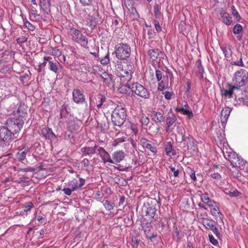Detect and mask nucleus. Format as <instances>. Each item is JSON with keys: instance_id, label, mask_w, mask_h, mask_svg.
<instances>
[{"instance_id": "obj_1", "label": "nucleus", "mask_w": 248, "mask_h": 248, "mask_svg": "<svg viewBox=\"0 0 248 248\" xmlns=\"http://www.w3.org/2000/svg\"><path fill=\"white\" fill-rule=\"evenodd\" d=\"M126 117V109L122 106H117L112 112V122L115 125L120 126L125 122Z\"/></svg>"}, {"instance_id": "obj_60", "label": "nucleus", "mask_w": 248, "mask_h": 248, "mask_svg": "<svg viewBox=\"0 0 248 248\" xmlns=\"http://www.w3.org/2000/svg\"><path fill=\"white\" fill-rule=\"evenodd\" d=\"M172 94L170 92H165L164 93V96H165V98L167 99V100H170L171 99V96H172Z\"/></svg>"}, {"instance_id": "obj_25", "label": "nucleus", "mask_w": 248, "mask_h": 248, "mask_svg": "<svg viewBox=\"0 0 248 248\" xmlns=\"http://www.w3.org/2000/svg\"><path fill=\"white\" fill-rule=\"evenodd\" d=\"M98 146L97 145H95L93 147H83L81 149V151L85 155H90L94 154Z\"/></svg>"}, {"instance_id": "obj_47", "label": "nucleus", "mask_w": 248, "mask_h": 248, "mask_svg": "<svg viewBox=\"0 0 248 248\" xmlns=\"http://www.w3.org/2000/svg\"><path fill=\"white\" fill-rule=\"evenodd\" d=\"M27 38L25 36H22L21 37H18L16 39L17 43L19 45H22V44L27 41Z\"/></svg>"}, {"instance_id": "obj_23", "label": "nucleus", "mask_w": 248, "mask_h": 248, "mask_svg": "<svg viewBox=\"0 0 248 248\" xmlns=\"http://www.w3.org/2000/svg\"><path fill=\"white\" fill-rule=\"evenodd\" d=\"M159 53V49L157 48L150 49L147 52L149 58L153 61H155L158 58Z\"/></svg>"}, {"instance_id": "obj_10", "label": "nucleus", "mask_w": 248, "mask_h": 248, "mask_svg": "<svg viewBox=\"0 0 248 248\" xmlns=\"http://www.w3.org/2000/svg\"><path fill=\"white\" fill-rule=\"evenodd\" d=\"M177 120L175 114L170 109V111L168 113L166 119L165 130L168 132L171 126H172Z\"/></svg>"}, {"instance_id": "obj_39", "label": "nucleus", "mask_w": 248, "mask_h": 248, "mask_svg": "<svg viewBox=\"0 0 248 248\" xmlns=\"http://www.w3.org/2000/svg\"><path fill=\"white\" fill-rule=\"evenodd\" d=\"M100 61L101 63L104 65H106L109 63V59L108 52L107 54L106 55V56L104 58H102L100 60Z\"/></svg>"}, {"instance_id": "obj_14", "label": "nucleus", "mask_w": 248, "mask_h": 248, "mask_svg": "<svg viewBox=\"0 0 248 248\" xmlns=\"http://www.w3.org/2000/svg\"><path fill=\"white\" fill-rule=\"evenodd\" d=\"M41 135L46 140L51 141L56 139V136L52 130L48 127H44L41 130Z\"/></svg>"}, {"instance_id": "obj_6", "label": "nucleus", "mask_w": 248, "mask_h": 248, "mask_svg": "<svg viewBox=\"0 0 248 248\" xmlns=\"http://www.w3.org/2000/svg\"><path fill=\"white\" fill-rule=\"evenodd\" d=\"M68 34L71 36L73 40L80 44L82 46L85 47L88 45V39L78 30L72 28L69 31Z\"/></svg>"}, {"instance_id": "obj_38", "label": "nucleus", "mask_w": 248, "mask_h": 248, "mask_svg": "<svg viewBox=\"0 0 248 248\" xmlns=\"http://www.w3.org/2000/svg\"><path fill=\"white\" fill-rule=\"evenodd\" d=\"M23 21L24 25L29 30L33 31L35 30V26L29 22L26 18L24 19Z\"/></svg>"}, {"instance_id": "obj_37", "label": "nucleus", "mask_w": 248, "mask_h": 248, "mask_svg": "<svg viewBox=\"0 0 248 248\" xmlns=\"http://www.w3.org/2000/svg\"><path fill=\"white\" fill-rule=\"evenodd\" d=\"M242 31V27L240 24H236L233 27V33L234 34H239Z\"/></svg>"}, {"instance_id": "obj_8", "label": "nucleus", "mask_w": 248, "mask_h": 248, "mask_svg": "<svg viewBox=\"0 0 248 248\" xmlns=\"http://www.w3.org/2000/svg\"><path fill=\"white\" fill-rule=\"evenodd\" d=\"M17 105V110L14 111V116L24 120L28 115V107L25 103L22 102H20Z\"/></svg>"}, {"instance_id": "obj_24", "label": "nucleus", "mask_w": 248, "mask_h": 248, "mask_svg": "<svg viewBox=\"0 0 248 248\" xmlns=\"http://www.w3.org/2000/svg\"><path fill=\"white\" fill-rule=\"evenodd\" d=\"M156 212V209L155 206H149L147 208L146 211V216L150 219H153L155 217Z\"/></svg>"}, {"instance_id": "obj_49", "label": "nucleus", "mask_w": 248, "mask_h": 248, "mask_svg": "<svg viewBox=\"0 0 248 248\" xmlns=\"http://www.w3.org/2000/svg\"><path fill=\"white\" fill-rule=\"evenodd\" d=\"M51 54L56 57H59L62 55L61 52L57 48H53Z\"/></svg>"}, {"instance_id": "obj_36", "label": "nucleus", "mask_w": 248, "mask_h": 248, "mask_svg": "<svg viewBox=\"0 0 248 248\" xmlns=\"http://www.w3.org/2000/svg\"><path fill=\"white\" fill-rule=\"evenodd\" d=\"M155 16L156 18H158L161 15L160 6L158 4L155 3L154 6Z\"/></svg>"}, {"instance_id": "obj_30", "label": "nucleus", "mask_w": 248, "mask_h": 248, "mask_svg": "<svg viewBox=\"0 0 248 248\" xmlns=\"http://www.w3.org/2000/svg\"><path fill=\"white\" fill-rule=\"evenodd\" d=\"M100 156L103 160L104 163L109 162L111 163V162H112V160L111 158L109 155L106 150L103 153H102L100 155Z\"/></svg>"}, {"instance_id": "obj_52", "label": "nucleus", "mask_w": 248, "mask_h": 248, "mask_svg": "<svg viewBox=\"0 0 248 248\" xmlns=\"http://www.w3.org/2000/svg\"><path fill=\"white\" fill-rule=\"evenodd\" d=\"M147 34L149 36L148 38L149 39H151L154 38L155 34V32L153 30H152L151 29V27H150L149 29H148L147 30Z\"/></svg>"}, {"instance_id": "obj_28", "label": "nucleus", "mask_w": 248, "mask_h": 248, "mask_svg": "<svg viewBox=\"0 0 248 248\" xmlns=\"http://www.w3.org/2000/svg\"><path fill=\"white\" fill-rule=\"evenodd\" d=\"M220 15L222 18L223 22L227 25H231L232 22V17L229 14L226 12H221Z\"/></svg>"}, {"instance_id": "obj_22", "label": "nucleus", "mask_w": 248, "mask_h": 248, "mask_svg": "<svg viewBox=\"0 0 248 248\" xmlns=\"http://www.w3.org/2000/svg\"><path fill=\"white\" fill-rule=\"evenodd\" d=\"M152 120L155 123H161L165 121V117L162 113L159 111H153L152 113Z\"/></svg>"}, {"instance_id": "obj_40", "label": "nucleus", "mask_w": 248, "mask_h": 248, "mask_svg": "<svg viewBox=\"0 0 248 248\" xmlns=\"http://www.w3.org/2000/svg\"><path fill=\"white\" fill-rule=\"evenodd\" d=\"M150 120L148 117L142 115L140 118V122L142 125H147L149 124Z\"/></svg>"}, {"instance_id": "obj_15", "label": "nucleus", "mask_w": 248, "mask_h": 248, "mask_svg": "<svg viewBox=\"0 0 248 248\" xmlns=\"http://www.w3.org/2000/svg\"><path fill=\"white\" fill-rule=\"evenodd\" d=\"M140 142L143 148L148 149L153 153L155 154L156 153L157 150L155 146L153 145L150 141L145 138H142L141 139Z\"/></svg>"}, {"instance_id": "obj_16", "label": "nucleus", "mask_w": 248, "mask_h": 248, "mask_svg": "<svg viewBox=\"0 0 248 248\" xmlns=\"http://www.w3.org/2000/svg\"><path fill=\"white\" fill-rule=\"evenodd\" d=\"M125 157V154L122 151H118L113 153L112 155V164H117L122 161Z\"/></svg>"}, {"instance_id": "obj_13", "label": "nucleus", "mask_w": 248, "mask_h": 248, "mask_svg": "<svg viewBox=\"0 0 248 248\" xmlns=\"http://www.w3.org/2000/svg\"><path fill=\"white\" fill-rule=\"evenodd\" d=\"M52 58L48 56H45L44 57V60L47 62L48 63L49 69L54 72L55 74H58L59 73V66L62 67V66L58 62H54L52 61Z\"/></svg>"}, {"instance_id": "obj_50", "label": "nucleus", "mask_w": 248, "mask_h": 248, "mask_svg": "<svg viewBox=\"0 0 248 248\" xmlns=\"http://www.w3.org/2000/svg\"><path fill=\"white\" fill-rule=\"evenodd\" d=\"M172 151V145L170 142H168L166 145L165 152L167 155H168Z\"/></svg>"}, {"instance_id": "obj_59", "label": "nucleus", "mask_w": 248, "mask_h": 248, "mask_svg": "<svg viewBox=\"0 0 248 248\" xmlns=\"http://www.w3.org/2000/svg\"><path fill=\"white\" fill-rule=\"evenodd\" d=\"M211 176L212 178L217 180H220L221 178L220 175L217 172H214L212 173L211 174Z\"/></svg>"}, {"instance_id": "obj_53", "label": "nucleus", "mask_w": 248, "mask_h": 248, "mask_svg": "<svg viewBox=\"0 0 248 248\" xmlns=\"http://www.w3.org/2000/svg\"><path fill=\"white\" fill-rule=\"evenodd\" d=\"M154 25L155 29L156 31L157 32H159L161 31V28L159 25V21L157 20L154 21Z\"/></svg>"}, {"instance_id": "obj_44", "label": "nucleus", "mask_w": 248, "mask_h": 248, "mask_svg": "<svg viewBox=\"0 0 248 248\" xmlns=\"http://www.w3.org/2000/svg\"><path fill=\"white\" fill-rule=\"evenodd\" d=\"M169 168L173 172V175L174 177H178L179 176V170L178 169H176L174 167L171 165L169 166Z\"/></svg>"}, {"instance_id": "obj_31", "label": "nucleus", "mask_w": 248, "mask_h": 248, "mask_svg": "<svg viewBox=\"0 0 248 248\" xmlns=\"http://www.w3.org/2000/svg\"><path fill=\"white\" fill-rule=\"evenodd\" d=\"M68 129L71 131H76L79 128V125L75 121H71L68 123Z\"/></svg>"}, {"instance_id": "obj_21", "label": "nucleus", "mask_w": 248, "mask_h": 248, "mask_svg": "<svg viewBox=\"0 0 248 248\" xmlns=\"http://www.w3.org/2000/svg\"><path fill=\"white\" fill-rule=\"evenodd\" d=\"M29 152V149L24 147L18 151L16 154V157L19 161H22L25 159L27 154Z\"/></svg>"}, {"instance_id": "obj_26", "label": "nucleus", "mask_w": 248, "mask_h": 248, "mask_svg": "<svg viewBox=\"0 0 248 248\" xmlns=\"http://www.w3.org/2000/svg\"><path fill=\"white\" fill-rule=\"evenodd\" d=\"M202 201L205 204H207L210 207H214V204H216V202L212 201L208 196L207 193H204L201 196Z\"/></svg>"}, {"instance_id": "obj_9", "label": "nucleus", "mask_w": 248, "mask_h": 248, "mask_svg": "<svg viewBox=\"0 0 248 248\" xmlns=\"http://www.w3.org/2000/svg\"><path fill=\"white\" fill-rule=\"evenodd\" d=\"M201 222L207 230H211L217 236L219 235L218 229L215 226V221L208 218H202Z\"/></svg>"}, {"instance_id": "obj_46", "label": "nucleus", "mask_w": 248, "mask_h": 248, "mask_svg": "<svg viewBox=\"0 0 248 248\" xmlns=\"http://www.w3.org/2000/svg\"><path fill=\"white\" fill-rule=\"evenodd\" d=\"M232 64L234 65H236V66H240V67H244V62H243V60H242V55L241 54V56H240L239 61L232 62Z\"/></svg>"}, {"instance_id": "obj_4", "label": "nucleus", "mask_w": 248, "mask_h": 248, "mask_svg": "<svg viewBox=\"0 0 248 248\" xmlns=\"http://www.w3.org/2000/svg\"><path fill=\"white\" fill-rule=\"evenodd\" d=\"M126 86L130 89L132 92L140 97L148 99L150 96L149 91L143 86L137 82L133 83L131 85L127 83Z\"/></svg>"}, {"instance_id": "obj_43", "label": "nucleus", "mask_w": 248, "mask_h": 248, "mask_svg": "<svg viewBox=\"0 0 248 248\" xmlns=\"http://www.w3.org/2000/svg\"><path fill=\"white\" fill-rule=\"evenodd\" d=\"M227 194L229 195L231 197H236L240 195V192L237 190H234L233 191H229L228 192H226Z\"/></svg>"}, {"instance_id": "obj_12", "label": "nucleus", "mask_w": 248, "mask_h": 248, "mask_svg": "<svg viewBox=\"0 0 248 248\" xmlns=\"http://www.w3.org/2000/svg\"><path fill=\"white\" fill-rule=\"evenodd\" d=\"M72 96L73 101L77 104H81L85 101V95L79 89H74L72 92Z\"/></svg>"}, {"instance_id": "obj_61", "label": "nucleus", "mask_w": 248, "mask_h": 248, "mask_svg": "<svg viewBox=\"0 0 248 248\" xmlns=\"http://www.w3.org/2000/svg\"><path fill=\"white\" fill-rule=\"evenodd\" d=\"M190 169L191 170V173L189 175L191 179H192L193 181H195L196 180V177L195 175V171L190 168Z\"/></svg>"}, {"instance_id": "obj_17", "label": "nucleus", "mask_w": 248, "mask_h": 248, "mask_svg": "<svg viewBox=\"0 0 248 248\" xmlns=\"http://www.w3.org/2000/svg\"><path fill=\"white\" fill-rule=\"evenodd\" d=\"M228 90L222 89L221 90V95L229 98H232L233 95V91L234 90H238L237 86H235L233 85L228 83L227 84Z\"/></svg>"}, {"instance_id": "obj_56", "label": "nucleus", "mask_w": 248, "mask_h": 248, "mask_svg": "<svg viewBox=\"0 0 248 248\" xmlns=\"http://www.w3.org/2000/svg\"><path fill=\"white\" fill-rule=\"evenodd\" d=\"M62 191L64 192V194L67 196H70L72 194V192L73 191L70 188H64Z\"/></svg>"}, {"instance_id": "obj_20", "label": "nucleus", "mask_w": 248, "mask_h": 248, "mask_svg": "<svg viewBox=\"0 0 248 248\" xmlns=\"http://www.w3.org/2000/svg\"><path fill=\"white\" fill-rule=\"evenodd\" d=\"M162 80L159 83L158 90L163 91L165 88H168L170 85L169 81V75H163Z\"/></svg>"}, {"instance_id": "obj_29", "label": "nucleus", "mask_w": 248, "mask_h": 248, "mask_svg": "<svg viewBox=\"0 0 248 248\" xmlns=\"http://www.w3.org/2000/svg\"><path fill=\"white\" fill-rule=\"evenodd\" d=\"M176 110L178 112H182L184 115H187L189 118L193 117V113L191 110H188L187 108H177Z\"/></svg>"}, {"instance_id": "obj_64", "label": "nucleus", "mask_w": 248, "mask_h": 248, "mask_svg": "<svg viewBox=\"0 0 248 248\" xmlns=\"http://www.w3.org/2000/svg\"><path fill=\"white\" fill-rule=\"evenodd\" d=\"M82 164L84 167H87L89 165V161L88 159L85 158L82 161Z\"/></svg>"}, {"instance_id": "obj_57", "label": "nucleus", "mask_w": 248, "mask_h": 248, "mask_svg": "<svg viewBox=\"0 0 248 248\" xmlns=\"http://www.w3.org/2000/svg\"><path fill=\"white\" fill-rule=\"evenodd\" d=\"M20 170L22 171H24V172H28V171L34 172L35 170V169L32 167H28V168H26L21 169Z\"/></svg>"}, {"instance_id": "obj_7", "label": "nucleus", "mask_w": 248, "mask_h": 248, "mask_svg": "<svg viewBox=\"0 0 248 248\" xmlns=\"http://www.w3.org/2000/svg\"><path fill=\"white\" fill-rule=\"evenodd\" d=\"M15 139V136L7 126H0V142L9 143Z\"/></svg>"}, {"instance_id": "obj_5", "label": "nucleus", "mask_w": 248, "mask_h": 248, "mask_svg": "<svg viewBox=\"0 0 248 248\" xmlns=\"http://www.w3.org/2000/svg\"><path fill=\"white\" fill-rule=\"evenodd\" d=\"M116 57L120 60H124L130 55L131 48L126 43H120L118 45L115 50Z\"/></svg>"}, {"instance_id": "obj_51", "label": "nucleus", "mask_w": 248, "mask_h": 248, "mask_svg": "<svg viewBox=\"0 0 248 248\" xmlns=\"http://www.w3.org/2000/svg\"><path fill=\"white\" fill-rule=\"evenodd\" d=\"M209 239L210 242L214 245L216 246L218 242L214 238V237L212 235L209 234Z\"/></svg>"}, {"instance_id": "obj_62", "label": "nucleus", "mask_w": 248, "mask_h": 248, "mask_svg": "<svg viewBox=\"0 0 248 248\" xmlns=\"http://www.w3.org/2000/svg\"><path fill=\"white\" fill-rule=\"evenodd\" d=\"M131 129L134 133L135 135H137L138 132V129L135 124H132L131 125Z\"/></svg>"}, {"instance_id": "obj_42", "label": "nucleus", "mask_w": 248, "mask_h": 248, "mask_svg": "<svg viewBox=\"0 0 248 248\" xmlns=\"http://www.w3.org/2000/svg\"><path fill=\"white\" fill-rule=\"evenodd\" d=\"M94 0H79L80 3L84 6L93 5Z\"/></svg>"}, {"instance_id": "obj_45", "label": "nucleus", "mask_w": 248, "mask_h": 248, "mask_svg": "<svg viewBox=\"0 0 248 248\" xmlns=\"http://www.w3.org/2000/svg\"><path fill=\"white\" fill-rule=\"evenodd\" d=\"M155 76L158 81H161L163 76L162 72L159 69H156L155 70Z\"/></svg>"}, {"instance_id": "obj_54", "label": "nucleus", "mask_w": 248, "mask_h": 248, "mask_svg": "<svg viewBox=\"0 0 248 248\" xmlns=\"http://www.w3.org/2000/svg\"><path fill=\"white\" fill-rule=\"evenodd\" d=\"M13 180L12 177H8L5 178L4 179L1 181V183L3 184H5L7 186H9L10 185V184H8V183H10Z\"/></svg>"}, {"instance_id": "obj_32", "label": "nucleus", "mask_w": 248, "mask_h": 248, "mask_svg": "<svg viewBox=\"0 0 248 248\" xmlns=\"http://www.w3.org/2000/svg\"><path fill=\"white\" fill-rule=\"evenodd\" d=\"M68 186L70 187L73 191H76L79 188L78 181L75 178L68 183Z\"/></svg>"}, {"instance_id": "obj_58", "label": "nucleus", "mask_w": 248, "mask_h": 248, "mask_svg": "<svg viewBox=\"0 0 248 248\" xmlns=\"http://www.w3.org/2000/svg\"><path fill=\"white\" fill-rule=\"evenodd\" d=\"M125 140L124 139L118 138L114 140L113 142V146H117L119 143L124 142Z\"/></svg>"}, {"instance_id": "obj_2", "label": "nucleus", "mask_w": 248, "mask_h": 248, "mask_svg": "<svg viewBox=\"0 0 248 248\" xmlns=\"http://www.w3.org/2000/svg\"><path fill=\"white\" fill-rule=\"evenodd\" d=\"M232 81L233 85L237 86L238 90L246 86L248 81V72L244 69L238 70L233 74Z\"/></svg>"}, {"instance_id": "obj_19", "label": "nucleus", "mask_w": 248, "mask_h": 248, "mask_svg": "<svg viewBox=\"0 0 248 248\" xmlns=\"http://www.w3.org/2000/svg\"><path fill=\"white\" fill-rule=\"evenodd\" d=\"M228 159L233 166H237V162H244L235 153H229L228 155Z\"/></svg>"}, {"instance_id": "obj_3", "label": "nucleus", "mask_w": 248, "mask_h": 248, "mask_svg": "<svg viewBox=\"0 0 248 248\" xmlns=\"http://www.w3.org/2000/svg\"><path fill=\"white\" fill-rule=\"evenodd\" d=\"M24 124V120L13 116L7 120L5 125L15 136L20 131Z\"/></svg>"}, {"instance_id": "obj_41", "label": "nucleus", "mask_w": 248, "mask_h": 248, "mask_svg": "<svg viewBox=\"0 0 248 248\" xmlns=\"http://www.w3.org/2000/svg\"><path fill=\"white\" fill-rule=\"evenodd\" d=\"M33 207V204L31 202H27L23 206L24 212L30 211Z\"/></svg>"}, {"instance_id": "obj_48", "label": "nucleus", "mask_w": 248, "mask_h": 248, "mask_svg": "<svg viewBox=\"0 0 248 248\" xmlns=\"http://www.w3.org/2000/svg\"><path fill=\"white\" fill-rule=\"evenodd\" d=\"M212 208L211 209V213L213 215L216 216L217 214H220L222 215L219 211L218 208L217 206L214 204V207H211Z\"/></svg>"}, {"instance_id": "obj_18", "label": "nucleus", "mask_w": 248, "mask_h": 248, "mask_svg": "<svg viewBox=\"0 0 248 248\" xmlns=\"http://www.w3.org/2000/svg\"><path fill=\"white\" fill-rule=\"evenodd\" d=\"M231 109L229 107L224 108L221 111L220 120L222 124H225L227 123V119L230 116Z\"/></svg>"}, {"instance_id": "obj_35", "label": "nucleus", "mask_w": 248, "mask_h": 248, "mask_svg": "<svg viewBox=\"0 0 248 248\" xmlns=\"http://www.w3.org/2000/svg\"><path fill=\"white\" fill-rule=\"evenodd\" d=\"M102 203L106 209L108 211L112 209L114 206V203L110 202L108 200H104Z\"/></svg>"}, {"instance_id": "obj_34", "label": "nucleus", "mask_w": 248, "mask_h": 248, "mask_svg": "<svg viewBox=\"0 0 248 248\" xmlns=\"http://www.w3.org/2000/svg\"><path fill=\"white\" fill-rule=\"evenodd\" d=\"M124 4L126 7L129 10L131 11V12L134 13L135 11H136V8L133 6V4L131 0H127L125 1Z\"/></svg>"}, {"instance_id": "obj_63", "label": "nucleus", "mask_w": 248, "mask_h": 248, "mask_svg": "<svg viewBox=\"0 0 248 248\" xmlns=\"http://www.w3.org/2000/svg\"><path fill=\"white\" fill-rule=\"evenodd\" d=\"M106 76H107L108 77L104 78V77H102V78L104 79V81L106 83H109V81L112 80V78H111V77L112 76V75L110 76V75H107Z\"/></svg>"}, {"instance_id": "obj_11", "label": "nucleus", "mask_w": 248, "mask_h": 248, "mask_svg": "<svg viewBox=\"0 0 248 248\" xmlns=\"http://www.w3.org/2000/svg\"><path fill=\"white\" fill-rule=\"evenodd\" d=\"M98 13L97 12H95L92 15H89L87 18L86 21L87 25L91 29H94L98 24Z\"/></svg>"}, {"instance_id": "obj_27", "label": "nucleus", "mask_w": 248, "mask_h": 248, "mask_svg": "<svg viewBox=\"0 0 248 248\" xmlns=\"http://www.w3.org/2000/svg\"><path fill=\"white\" fill-rule=\"evenodd\" d=\"M221 49L223 51L225 57L229 58L232 56V51L231 45L226 44L221 47Z\"/></svg>"}, {"instance_id": "obj_55", "label": "nucleus", "mask_w": 248, "mask_h": 248, "mask_svg": "<svg viewBox=\"0 0 248 248\" xmlns=\"http://www.w3.org/2000/svg\"><path fill=\"white\" fill-rule=\"evenodd\" d=\"M232 14L235 16L237 19L239 20L240 19V16H239L238 12L234 7H233V8L232 9Z\"/></svg>"}, {"instance_id": "obj_33", "label": "nucleus", "mask_w": 248, "mask_h": 248, "mask_svg": "<svg viewBox=\"0 0 248 248\" xmlns=\"http://www.w3.org/2000/svg\"><path fill=\"white\" fill-rule=\"evenodd\" d=\"M197 68H198V76L200 79H202L203 78V73L204 72L203 67L202 65L201 62H200L197 64Z\"/></svg>"}]
</instances>
